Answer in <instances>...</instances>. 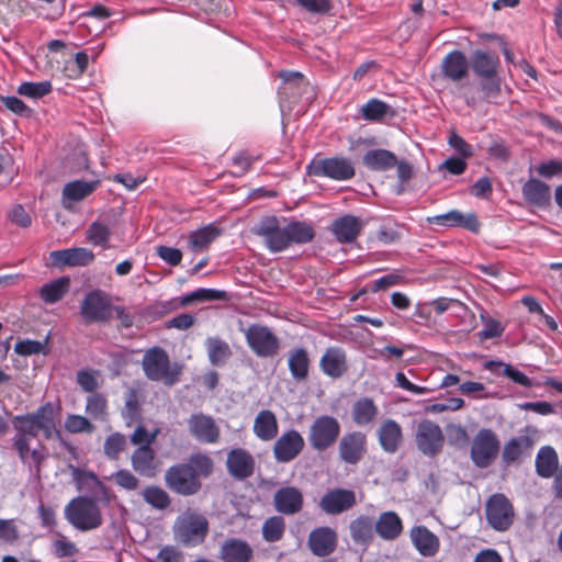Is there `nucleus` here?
I'll return each mask as SVG.
<instances>
[{"label":"nucleus","mask_w":562,"mask_h":562,"mask_svg":"<svg viewBox=\"0 0 562 562\" xmlns=\"http://www.w3.org/2000/svg\"><path fill=\"white\" fill-rule=\"evenodd\" d=\"M304 498L302 492L295 486H283L276 491L273 505L278 513L295 515L303 508Z\"/></svg>","instance_id":"nucleus-22"},{"label":"nucleus","mask_w":562,"mask_h":562,"mask_svg":"<svg viewBox=\"0 0 562 562\" xmlns=\"http://www.w3.org/2000/svg\"><path fill=\"white\" fill-rule=\"evenodd\" d=\"M440 67L446 79L457 82L468 76L470 60L463 52L454 49L445 56Z\"/></svg>","instance_id":"nucleus-27"},{"label":"nucleus","mask_w":562,"mask_h":562,"mask_svg":"<svg viewBox=\"0 0 562 562\" xmlns=\"http://www.w3.org/2000/svg\"><path fill=\"white\" fill-rule=\"evenodd\" d=\"M151 562H183V554L173 546H165Z\"/></svg>","instance_id":"nucleus-64"},{"label":"nucleus","mask_w":562,"mask_h":562,"mask_svg":"<svg viewBox=\"0 0 562 562\" xmlns=\"http://www.w3.org/2000/svg\"><path fill=\"white\" fill-rule=\"evenodd\" d=\"M213 471V461L206 454H193L187 463L171 465L165 473L166 485L175 493L191 496L201 490V476Z\"/></svg>","instance_id":"nucleus-2"},{"label":"nucleus","mask_w":562,"mask_h":562,"mask_svg":"<svg viewBox=\"0 0 562 562\" xmlns=\"http://www.w3.org/2000/svg\"><path fill=\"white\" fill-rule=\"evenodd\" d=\"M389 113L393 114L391 106L379 99H370L361 108L362 117L368 121H380Z\"/></svg>","instance_id":"nucleus-51"},{"label":"nucleus","mask_w":562,"mask_h":562,"mask_svg":"<svg viewBox=\"0 0 562 562\" xmlns=\"http://www.w3.org/2000/svg\"><path fill=\"white\" fill-rule=\"evenodd\" d=\"M357 504L355 491L348 488H330L319 499V508L327 515H340Z\"/></svg>","instance_id":"nucleus-14"},{"label":"nucleus","mask_w":562,"mask_h":562,"mask_svg":"<svg viewBox=\"0 0 562 562\" xmlns=\"http://www.w3.org/2000/svg\"><path fill=\"white\" fill-rule=\"evenodd\" d=\"M378 439L384 452L395 453L403 443L401 425L391 418L383 420L378 429Z\"/></svg>","instance_id":"nucleus-28"},{"label":"nucleus","mask_w":562,"mask_h":562,"mask_svg":"<svg viewBox=\"0 0 562 562\" xmlns=\"http://www.w3.org/2000/svg\"><path fill=\"white\" fill-rule=\"evenodd\" d=\"M485 513L488 524L496 531H505L513 525L514 508L504 494H493L486 502Z\"/></svg>","instance_id":"nucleus-12"},{"label":"nucleus","mask_w":562,"mask_h":562,"mask_svg":"<svg viewBox=\"0 0 562 562\" xmlns=\"http://www.w3.org/2000/svg\"><path fill=\"white\" fill-rule=\"evenodd\" d=\"M65 429L71 434H91L94 430V426L85 416L69 414L65 419Z\"/></svg>","instance_id":"nucleus-56"},{"label":"nucleus","mask_w":562,"mask_h":562,"mask_svg":"<svg viewBox=\"0 0 562 562\" xmlns=\"http://www.w3.org/2000/svg\"><path fill=\"white\" fill-rule=\"evenodd\" d=\"M16 451L22 463L29 467L30 473L38 476L42 462L47 456L45 448L41 446L31 450L30 442H26V451L24 453H21L20 450Z\"/></svg>","instance_id":"nucleus-46"},{"label":"nucleus","mask_w":562,"mask_h":562,"mask_svg":"<svg viewBox=\"0 0 562 562\" xmlns=\"http://www.w3.org/2000/svg\"><path fill=\"white\" fill-rule=\"evenodd\" d=\"M470 66L475 76L482 80L481 91L484 98L497 97L501 92L499 57L495 53L476 49L471 55Z\"/></svg>","instance_id":"nucleus-4"},{"label":"nucleus","mask_w":562,"mask_h":562,"mask_svg":"<svg viewBox=\"0 0 562 562\" xmlns=\"http://www.w3.org/2000/svg\"><path fill=\"white\" fill-rule=\"evenodd\" d=\"M404 281V277L398 273H389L376 280L371 281L368 286L369 290L373 293H376L381 290H386L395 285L402 284Z\"/></svg>","instance_id":"nucleus-59"},{"label":"nucleus","mask_w":562,"mask_h":562,"mask_svg":"<svg viewBox=\"0 0 562 562\" xmlns=\"http://www.w3.org/2000/svg\"><path fill=\"white\" fill-rule=\"evenodd\" d=\"M66 520L79 531H89L103 524L101 509L97 502L87 496L72 498L64 509Z\"/></svg>","instance_id":"nucleus-5"},{"label":"nucleus","mask_w":562,"mask_h":562,"mask_svg":"<svg viewBox=\"0 0 562 562\" xmlns=\"http://www.w3.org/2000/svg\"><path fill=\"white\" fill-rule=\"evenodd\" d=\"M373 519L361 515L350 522V536L356 543L367 544L373 539Z\"/></svg>","instance_id":"nucleus-43"},{"label":"nucleus","mask_w":562,"mask_h":562,"mask_svg":"<svg viewBox=\"0 0 562 562\" xmlns=\"http://www.w3.org/2000/svg\"><path fill=\"white\" fill-rule=\"evenodd\" d=\"M1 103L11 112L20 116H29L31 109L18 97L14 95H1Z\"/></svg>","instance_id":"nucleus-60"},{"label":"nucleus","mask_w":562,"mask_h":562,"mask_svg":"<svg viewBox=\"0 0 562 562\" xmlns=\"http://www.w3.org/2000/svg\"><path fill=\"white\" fill-rule=\"evenodd\" d=\"M112 314L111 297L100 289L89 291L80 304V315L87 324H105L112 318Z\"/></svg>","instance_id":"nucleus-7"},{"label":"nucleus","mask_w":562,"mask_h":562,"mask_svg":"<svg viewBox=\"0 0 562 562\" xmlns=\"http://www.w3.org/2000/svg\"><path fill=\"white\" fill-rule=\"evenodd\" d=\"M305 11L314 14H326L331 9L330 0H295Z\"/></svg>","instance_id":"nucleus-61"},{"label":"nucleus","mask_w":562,"mask_h":562,"mask_svg":"<svg viewBox=\"0 0 562 562\" xmlns=\"http://www.w3.org/2000/svg\"><path fill=\"white\" fill-rule=\"evenodd\" d=\"M220 234V228L207 225L192 232L189 237V243L193 249L206 248Z\"/></svg>","instance_id":"nucleus-47"},{"label":"nucleus","mask_w":562,"mask_h":562,"mask_svg":"<svg viewBox=\"0 0 562 562\" xmlns=\"http://www.w3.org/2000/svg\"><path fill=\"white\" fill-rule=\"evenodd\" d=\"M142 367L147 379L162 382L171 386L180 381L182 366L170 362V358L161 347H151L144 353Z\"/></svg>","instance_id":"nucleus-3"},{"label":"nucleus","mask_w":562,"mask_h":562,"mask_svg":"<svg viewBox=\"0 0 562 562\" xmlns=\"http://www.w3.org/2000/svg\"><path fill=\"white\" fill-rule=\"evenodd\" d=\"M131 463L135 472L147 477L155 476L159 465L155 451L148 445L138 447L132 453Z\"/></svg>","instance_id":"nucleus-29"},{"label":"nucleus","mask_w":562,"mask_h":562,"mask_svg":"<svg viewBox=\"0 0 562 562\" xmlns=\"http://www.w3.org/2000/svg\"><path fill=\"white\" fill-rule=\"evenodd\" d=\"M126 438L120 432H113L106 437L103 446L104 454L111 460H117L125 449Z\"/></svg>","instance_id":"nucleus-53"},{"label":"nucleus","mask_w":562,"mask_h":562,"mask_svg":"<svg viewBox=\"0 0 562 562\" xmlns=\"http://www.w3.org/2000/svg\"><path fill=\"white\" fill-rule=\"evenodd\" d=\"M117 486L125 491H136L139 487V480L126 469L113 473L111 477Z\"/></svg>","instance_id":"nucleus-58"},{"label":"nucleus","mask_w":562,"mask_h":562,"mask_svg":"<svg viewBox=\"0 0 562 562\" xmlns=\"http://www.w3.org/2000/svg\"><path fill=\"white\" fill-rule=\"evenodd\" d=\"M226 297V292L222 290H215V289H198L195 291H192L191 293L187 294L182 303L189 304L195 301H217V300H224Z\"/></svg>","instance_id":"nucleus-55"},{"label":"nucleus","mask_w":562,"mask_h":562,"mask_svg":"<svg viewBox=\"0 0 562 562\" xmlns=\"http://www.w3.org/2000/svg\"><path fill=\"white\" fill-rule=\"evenodd\" d=\"M279 77L282 80L278 89L280 104L295 102L307 86L304 76L299 71H281Z\"/></svg>","instance_id":"nucleus-21"},{"label":"nucleus","mask_w":562,"mask_h":562,"mask_svg":"<svg viewBox=\"0 0 562 562\" xmlns=\"http://www.w3.org/2000/svg\"><path fill=\"white\" fill-rule=\"evenodd\" d=\"M52 82L48 80L41 82L25 81L18 87V93L31 99H41L52 92Z\"/></svg>","instance_id":"nucleus-52"},{"label":"nucleus","mask_w":562,"mask_h":562,"mask_svg":"<svg viewBox=\"0 0 562 562\" xmlns=\"http://www.w3.org/2000/svg\"><path fill=\"white\" fill-rule=\"evenodd\" d=\"M379 414V409L370 397H361L352 406V419L360 427L373 423Z\"/></svg>","instance_id":"nucleus-41"},{"label":"nucleus","mask_w":562,"mask_h":562,"mask_svg":"<svg viewBox=\"0 0 562 562\" xmlns=\"http://www.w3.org/2000/svg\"><path fill=\"white\" fill-rule=\"evenodd\" d=\"M411 540L423 557H434L439 550L438 537L425 526L412 528Z\"/></svg>","instance_id":"nucleus-31"},{"label":"nucleus","mask_w":562,"mask_h":562,"mask_svg":"<svg viewBox=\"0 0 562 562\" xmlns=\"http://www.w3.org/2000/svg\"><path fill=\"white\" fill-rule=\"evenodd\" d=\"M533 446V440L528 435H519L510 438L504 446L502 459L509 465L518 461L525 453L529 452Z\"/></svg>","instance_id":"nucleus-34"},{"label":"nucleus","mask_w":562,"mask_h":562,"mask_svg":"<svg viewBox=\"0 0 562 562\" xmlns=\"http://www.w3.org/2000/svg\"><path fill=\"white\" fill-rule=\"evenodd\" d=\"M56 411L55 404L47 402L41 405L34 413H29L34 419L40 430L44 431L46 438H50L56 427Z\"/></svg>","instance_id":"nucleus-40"},{"label":"nucleus","mask_w":562,"mask_h":562,"mask_svg":"<svg viewBox=\"0 0 562 562\" xmlns=\"http://www.w3.org/2000/svg\"><path fill=\"white\" fill-rule=\"evenodd\" d=\"M250 350L260 358L273 357L280 348L279 338L268 327L261 324H251L240 329Z\"/></svg>","instance_id":"nucleus-9"},{"label":"nucleus","mask_w":562,"mask_h":562,"mask_svg":"<svg viewBox=\"0 0 562 562\" xmlns=\"http://www.w3.org/2000/svg\"><path fill=\"white\" fill-rule=\"evenodd\" d=\"M12 424L15 429L12 446L15 450H20L21 453H24L26 451V442L35 438L40 429L30 414L14 416Z\"/></svg>","instance_id":"nucleus-26"},{"label":"nucleus","mask_w":562,"mask_h":562,"mask_svg":"<svg viewBox=\"0 0 562 562\" xmlns=\"http://www.w3.org/2000/svg\"><path fill=\"white\" fill-rule=\"evenodd\" d=\"M559 457L551 446H543L536 457V472L540 477L549 479L559 470Z\"/></svg>","instance_id":"nucleus-37"},{"label":"nucleus","mask_w":562,"mask_h":562,"mask_svg":"<svg viewBox=\"0 0 562 562\" xmlns=\"http://www.w3.org/2000/svg\"><path fill=\"white\" fill-rule=\"evenodd\" d=\"M70 280L68 277H59L43 284L40 289V297L47 304L60 301L68 292Z\"/></svg>","instance_id":"nucleus-42"},{"label":"nucleus","mask_w":562,"mask_h":562,"mask_svg":"<svg viewBox=\"0 0 562 562\" xmlns=\"http://www.w3.org/2000/svg\"><path fill=\"white\" fill-rule=\"evenodd\" d=\"M252 431L262 441L274 439L279 431L276 414L270 409L260 411L255 417Z\"/></svg>","instance_id":"nucleus-33"},{"label":"nucleus","mask_w":562,"mask_h":562,"mask_svg":"<svg viewBox=\"0 0 562 562\" xmlns=\"http://www.w3.org/2000/svg\"><path fill=\"white\" fill-rule=\"evenodd\" d=\"M376 533L384 540H394L403 531V524L395 512L382 513L374 524Z\"/></svg>","instance_id":"nucleus-36"},{"label":"nucleus","mask_w":562,"mask_h":562,"mask_svg":"<svg viewBox=\"0 0 562 562\" xmlns=\"http://www.w3.org/2000/svg\"><path fill=\"white\" fill-rule=\"evenodd\" d=\"M525 201L533 206L546 207L551 201L550 187L541 180L529 179L521 189Z\"/></svg>","instance_id":"nucleus-32"},{"label":"nucleus","mask_w":562,"mask_h":562,"mask_svg":"<svg viewBox=\"0 0 562 562\" xmlns=\"http://www.w3.org/2000/svg\"><path fill=\"white\" fill-rule=\"evenodd\" d=\"M311 359L307 350L303 347L294 348L289 352L288 367L291 376L297 381H304L308 376Z\"/></svg>","instance_id":"nucleus-35"},{"label":"nucleus","mask_w":562,"mask_h":562,"mask_svg":"<svg viewBox=\"0 0 562 562\" xmlns=\"http://www.w3.org/2000/svg\"><path fill=\"white\" fill-rule=\"evenodd\" d=\"M494 366H498V367L503 366V374L505 376H507L508 379H510L513 382H515L519 385H522L525 387L532 386L531 379L529 376H527L524 372L514 368L510 364H503L502 362L490 361L486 363L485 368L492 370Z\"/></svg>","instance_id":"nucleus-54"},{"label":"nucleus","mask_w":562,"mask_h":562,"mask_svg":"<svg viewBox=\"0 0 562 562\" xmlns=\"http://www.w3.org/2000/svg\"><path fill=\"white\" fill-rule=\"evenodd\" d=\"M415 441L418 450L428 457H435L441 452L445 437L441 428L435 422L424 419L416 430Z\"/></svg>","instance_id":"nucleus-13"},{"label":"nucleus","mask_w":562,"mask_h":562,"mask_svg":"<svg viewBox=\"0 0 562 562\" xmlns=\"http://www.w3.org/2000/svg\"><path fill=\"white\" fill-rule=\"evenodd\" d=\"M499 452V440L496 434L488 428H482L473 438L470 458L475 467L488 468L497 458Z\"/></svg>","instance_id":"nucleus-10"},{"label":"nucleus","mask_w":562,"mask_h":562,"mask_svg":"<svg viewBox=\"0 0 562 562\" xmlns=\"http://www.w3.org/2000/svg\"><path fill=\"white\" fill-rule=\"evenodd\" d=\"M98 181L75 180L65 184L63 189V204L69 207L68 202H77L90 195L98 187Z\"/></svg>","instance_id":"nucleus-39"},{"label":"nucleus","mask_w":562,"mask_h":562,"mask_svg":"<svg viewBox=\"0 0 562 562\" xmlns=\"http://www.w3.org/2000/svg\"><path fill=\"white\" fill-rule=\"evenodd\" d=\"M87 240L94 245L100 246L103 249L110 248L109 240L111 237V229L108 225L101 222H93L87 231Z\"/></svg>","instance_id":"nucleus-49"},{"label":"nucleus","mask_w":562,"mask_h":562,"mask_svg":"<svg viewBox=\"0 0 562 562\" xmlns=\"http://www.w3.org/2000/svg\"><path fill=\"white\" fill-rule=\"evenodd\" d=\"M254 550L250 544L238 538H229L221 546L220 558L222 562H250Z\"/></svg>","instance_id":"nucleus-30"},{"label":"nucleus","mask_w":562,"mask_h":562,"mask_svg":"<svg viewBox=\"0 0 562 562\" xmlns=\"http://www.w3.org/2000/svg\"><path fill=\"white\" fill-rule=\"evenodd\" d=\"M77 383L83 391L93 393L98 387L97 372L92 370L78 371Z\"/></svg>","instance_id":"nucleus-63"},{"label":"nucleus","mask_w":562,"mask_h":562,"mask_svg":"<svg viewBox=\"0 0 562 562\" xmlns=\"http://www.w3.org/2000/svg\"><path fill=\"white\" fill-rule=\"evenodd\" d=\"M427 222L446 228L462 227L472 233H476L480 228V223L474 213L464 215L459 210H451L445 214L428 216Z\"/></svg>","instance_id":"nucleus-20"},{"label":"nucleus","mask_w":562,"mask_h":562,"mask_svg":"<svg viewBox=\"0 0 562 562\" xmlns=\"http://www.w3.org/2000/svg\"><path fill=\"white\" fill-rule=\"evenodd\" d=\"M207 532L209 522L202 515L184 516L175 526L176 538L187 547H195L202 543Z\"/></svg>","instance_id":"nucleus-11"},{"label":"nucleus","mask_w":562,"mask_h":562,"mask_svg":"<svg viewBox=\"0 0 562 562\" xmlns=\"http://www.w3.org/2000/svg\"><path fill=\"white\" fill-rule=\"evenodd\" d=\"M304 446V438L297 430H286L276 440L273 457L279 463H289L303 451Z\"/></svg>","instance_id":"nucleus-15"},{"label":"nucleus","mask_w":562,"mask_h":562,"mask_svg":"<svg viewBox=\"0 0 562 562\" xmlns=\"http://www.w3.org/2000/svg\"><path fill=\"white\" fill-rule=\"evenodd\" d=\"M52 552L56 558H72L78 553V548L75 542L68 540L66 537L60 536L59 538L52 541Z\"/></svg>","instance_id":"nucleus-57"},{"label":"nucleus","mask_w":562,"mask_h":562,"mask_svg":"<svg viewBox=\"0 0 562 562\" xmlns=\"http://www.w3.org/2000/svg\"><path fill=\"white\" fill-rule=\"evenodd\" d=\"M86 413L93 419L106 420L108 401L101 393H92L87 397Z\"/></svg>","instance_id":"nucleus-50"},{"label":"nucleus","mask_w":562,"mask_h":562,"mask_svg":"<svg viewBox=\"0 0 562 562\" xmlns=\"http://www.w3.org/2000/svg\"><path fill=\"white\" fill-rule=\"evenodd\" d=\"M340 430L341 427L337 418L321 415L311 424L307 440L314 450L325 451L336 443Z\"/></svg>","instance_id":"nucleus-8"},{"label":"nucleus","mask_w":562,"mask_h":562,"mask_svg":"<svg viewBox=\"0 0 562 562\" xmlns=\"http://www.w3.org/2000/svg\"><path fill=\"white\" fill-rule=\"evenodd\" d=\"M251 232L272 254L284 251L293 244H307L315 237V229L310 222L289 221L284 216L276 215L262 216Z\"/></svg>","instance_id":"nucleus-1"},{"label":"nucleus","mask_w":562,"mask_h":562,"mask_svg":"<svg viewBox=\"0 0 562 562\" xmlns=\"http://www.w3.org/2000/svg\"><path fill=\"white\" fill-rule=\"evenodd\" d=\"M205 344L210 362L213 366L224 364L232 356L228 344L218 337H210L206 339Z\"/></svg>","instance_id":"nucleus-44"},{"label":"nucleus","mask_w":562,"mask_h":562,"mask_svg":"<svg viewBox=\"0 0 562 562\" xmlns=\"http://www.w3.org/2000/svg\"><path fill=\"white\" fill-rule=\"evenodd\" d=\"M337 541V532L330 527L323 526L310 532L307 547L314 555L323 558L336 550Z\"/></svg>","instance_id":"nucleus-19"},{"label":"nucleus","mask_w":562,"mask_h":562,"mask_svg":"<svg viewBox=\"0 0 562 562\" xmlns=\"http://www.w3.org/2000/svg\"><path fill=\"white\" fill-rule=\"evenodd\" d=\"M45 347L44 342L37 340H20L14 346V351L20 356H32L43 352Z\"/></svg>","instance_id":"nucleus-62"},{"label":"nucleus","mask_w":562,"mask_h":562,"mask_svg":"<svg viewBox=\"0 0 562 562\" xmlns=\"http://www.w3.org/2000/svg\"><path fill=\"white\" fill-rule=\"evenodd\" d=\"M191 435L202 443H215L220 439V428L215 420L202 413L192 414L188 420Z\"/></svg>","instance_id":"nucleus-18"},{"label":"nucleus","mask_w":562,"mask_h":562,"mask_svg":"<svg viewBox=\"0 0 562 562\" xmlns=\"http://www.w3.org/2000/svg\"><path fill=\"white\" fill-rule=\"evenodd\" d=\"M143 499L153 508L158 510L167 509L171 504L169 494L157 485H148L142 491Z\"/></svg>","instance_id":"nucleus-45"},{"label":"nucleus","mask_w":562,"mask_h":562,"mask_svg":"<svg viewBox=\"0 0 562 562\" xmlns=\"http://www.w3.org/2000/svg\"><path fill=\"white\" fill-rule=\"evenodd\" d=\"M319 368L330 379L342 378L349 370L346 350L339 346L326 348L319 359Z\"/></svg>","instance_id":"nucleus-17"},{"label":"nucleus","mask_w":562,"mask_h":562,"mask_svg":"<svg viewBox=\"0 0 562 562\" xmlns=\"http://www.w3.org/2000/svg\"><path fill=\"white\" fill-rule=\"evenodd\" d=\"M338 452L345 463H359L367 452V436L361 431L345 434L339 441Z\"/></svg>","instance_id":"nucleus-16"},{"label":"nucleus","mask_w":562,"mask_h":562,"mask_svg":"<svg viewBox=\"0 0 562 562\" xmlns=\"http://www.w3.org/2000/svg\"><path fill=\"white\" fill-rule=\"evenodd\" d=\"M226 465L233 477L245 480L254 474L255 459L247 450L235 448L228 452Z\"/></svg>","instance_id":"nucleus-23"},{"label":"nucleus","mask_w":562,"mask_h":562,"mask_svg":"<svg viewBox=\"0 0 562 562\" xmlns=\"http://www.w3.org/2000/svg\"><path fill=\"white\" fill-rule=\"evenodd\" d=\"M363 221L355 215L346 214L333 222L331 232L341 244L352 243L363 229Z\"/></svg>","instance_id":"nucleus-25"},{"label":"nucleus","mask_w":562,"mask_h":562,"mask_svg":"<svg viewBox=\"0 0 562 562\" xmlns=\"http://www.w3.org/2000/svg\"><path fill=\"white\" fill-rule=\"evenodd\" d=\"M362 160L363 165L373 171H385L392 169L397 164L395 154L387 149L368 150Z\"/></svg>","instance_id":"nucleus-38"},{"label":"nucleus","mask_w":562,"mask_h":562,"mask_svg":"<svg viewBox=\"0 0 562 562\" xmlns=\"http://www.w3.org/2000/svg\"><path fill=\"white\" fill-rule=\"evenodd\" d=\"M49 258L55 266L85 267L94 260V254L83 247L54 250Z\"/></svg>","instance_id":"nucleus-24"},{"label":"nucleus","mask_w":562,"mask_h":562,"mask_svg":"<svg viewBox=\"0 0 562 562\" xmlns=\"http://www.w3.org/2000/svg\"><path fill=\"white\" fill-rule=\"evenodd\" d=\"M285 531V521L282 516H272L262 524V538L267 542L280 541Z\"/></svg>","instance_id":"nucleus-48"},{"label":"nucleus","mask_w":562,"mask_h":562,"mask_svg":"<svg viewBox=\"0 0 562 562\" xmlns=\"http://www.w3.org/2000/svg\"><path fill=\"white\" fill-rule=\"evenodd\" d=\"M306 172L314 177L329 178L335 181H347L355 177L356 169L351 159L344 156L328 158L315 157L306 166Z\"/></svg>","instance_id":"nucleus-6"}]
</instances>
